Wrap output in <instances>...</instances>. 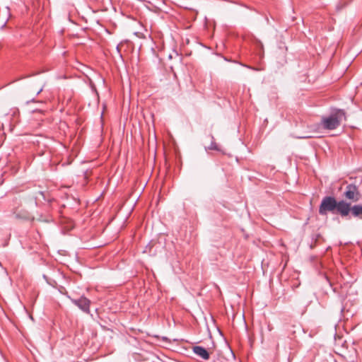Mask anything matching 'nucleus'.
Wrapping results in <instances>:
<instances>
[{"mask_svg":"<svg viewBox=\"0 0 362 362\" xmlns=\"http://www.w3.org/2000/svg\"><path fill=\"white\" fill-rule=\"evenodd\" d=\"M343 119H346L345 112L339 110L330 116L324 117L322 119V124L323 127L327 129H334L340 125Z\"/></svg>","mask_w":362,"mask_h":362,"instance_id":"nucleus-1","label":"nucleus"},{"mask_svg":"<svg viewBox=\"0 0 362 362\" xmlns=\"http://www.w3.org/2000/svg\"><path fill=\"white\" fill-rule=\"evenodd\" d=\"M337 199L332 196H325L322 198L319 206V214L326 216L328 212L335 213Z\"/></svg>","mask_w":362,"mask_h":362,"instance_id":"nucleus-2","label":"nucleus"},{"mask_svg":"<svg viewBox=\"0 0 362 362\" xmlns=\"http://www.w3.org/2000/svg\"><path fill=\"white\" fill-rule=\"evenodd\" d=\"M71 302L76 305L80 310L86 313H90V301L89 299L82 296L78 299L71 298L69 296Z\"/></svg>","mask_w":362,"mask_h":362,"instance_id":"nucleus-3","label":"nucleus"},{"mask_svg":"<svg viewBox=\"0 0 362 362\" xmlns=\"http://www.w3.org/2000/svg\"><path fill=\"white\" fill-rule=\"evenodd\" d=\"M351 204L344 200H341L339 202L337 201L335 211L337 213L340 214L341 217H345L349 214L351 211Z\"/></svg>","mask_w":362,"mask_h":362,"instance_id":"nucleus-4","label":"nucleus"},{"mask_svg":"<svg viewBox=\"0 0 362 362\" xmlns=\"http://www.w3.org/2000/svg\"><path fill=\"white\" fill-rule=\"evenodd\" d=\"M344 196L348 199L357 202L359 199V193L357 187L353 184L348 185L344 192Z\"/></svg>","mask_w":362,"mask_h":362,"instance_id":"nucleus-5","label":"nucleus"},{"mask_svg":"<svg viewBox=\"0 0 362 362\" xmlns=\"http://www.w3.org/2000/svg\"><path fill=\"white\" fill-rule=\"evenodd\" d=\"M193 352L204 360L209 358V354L206 349L201 346H195L193 347Z\"/></svg>","mask_w":362,"mask_h":362,"instance_id":"nucleus-6","label":"nucleus"},{"mask_svg":"<svg viewBox=\"0 0 362 362\" xmlns=\"http://www.w3.org/2000/svg\"><path fill=\"white\" fill-rule=\"evenodd\" d=\"M177 2V4L186 9H192V6L194 5V0H174Z\"/></svg>","mask_w":362,"mask_h":362,"instance_id":"nucleus-7","label":"nucleus"},{"mask_svg":"<svg viewBox=\"0 0 362 362\" xmlns=\"http://www.w3.org/2000/svg\"><path fill=\"white\" fill-rule=\"evenodd\" d=\"M354 217H359L362 218V205L356 204L351 206V211Z\"/></svg>","mask_w":362,"mask_h":362,"instance_id":"nucleus-8","label":"nucleus"},{"mask_svg":"<svg viewBox=\"0 0 362 362\" xmlns=\"http://www.w3.org/2000/svg\"><path fill=\"white\" fill-rule=\"evenodd\" d=\"M42 89L43 85L42 83H38V84H37L35 87L32 85L28 87V91L29 93H35L36 95L42 92Z\"/></svg>","mask_w":362,"mask_h":362,"instance_id":"nucleus-9","label":"nucleus"},{"mask_svg":"<svg viewBox=\"0 0 362 362\" xmlns=\"http://www.w3.org/2000/svg\"><path fill=\"white\" fill-rule=\"evenodd\" d=\"M35 199L36 203L41 202V199L45 202H49V199L46 198L45 192L42 191H37L35 193Z\"/></svg>","mask_w":362,"mask_h":362,"instance_id":"nucleus-10","label":"nucleus"},{"mask_svg":"<svg viewBox=\"0 0 362 362\" xmlns=\"http://www.w3.org/2000/svg\"><path fill=\"white\" fill-rule=\"evenodd\" d=\"M153 243H151H151H149L146 245V248H145V250H144V252L149 253L150 255H155V252H153L151 251V248H152V247H153Z\"/></svg>","mask_w":362,"mask_h":362,"instance_id":"nucleus-11","label":"nucleus"},{"mask_svg":"<svg viewBox=\"0 0 362 362\" xmlns=\"http://www.w3.org/2000/svg\"><path fill=\"white\" fill-rule=\"evenodd\" d=\"M354 156L357 157H362V150L358 151L357 153Z\"/></svg>","mask_w":362,"mask_h":362,"instance_id":"nucleus-12","label":"nucleus"},{"mask_svg":"<svg viewBox=\"0 0 362 362\" xmlns=\"http://www.w3.org/2000/svg\"><path fill=\"white\" fill-rule=\"evenodd\" d=\"M43 279L46 280L47 284L51 285V283L49 281L48 278L45 274H43Z\"/></svg>","mask_w":362,"mask_h":362,"instance_id":"nucleus-13","label":"nucleus"},{"mask_svg":"<svg viewBox=\"0 0 362 362\" xmlns=\"http://www.w3.org/2000/svg\"><path fill=\"white\" fill-rule=\"evenodd\" d=\"M167 161H168L167 159L164 160V165H165V167H167V165H168Z\"/></svg>","mask_w":362,"mask_h":362,"instance_id":"nucleus-14","label":"nucleus"},{"mask_svg":"<svg viewBox=\"0 0 362 362\" xmlns=\"http://www.w3.org/2000/svg\"><path fill=\"white\" fill-rule=\"evenodd\" d=\"M268 329L269 331H271L272 329V327L270 325H268Z\"/></svg>","mask_w":362,"mask_h":362,"instance_id":"nucleus-15","label":"nucleus"},{"mask_svg":"<svg viewBox=\"0 0 362 362\" xmlns=\"http://www.w3.org/2000/svg\"><path fill=\"white\" fill-rule=\"evenodd\" d=\"M153 161H154V164H153V165H156V159H153Z\"/></svg>","mask_w":362,"mask_h":362,"instance_id":"nucleus-16","label":"nucleus"}]
</instances>
